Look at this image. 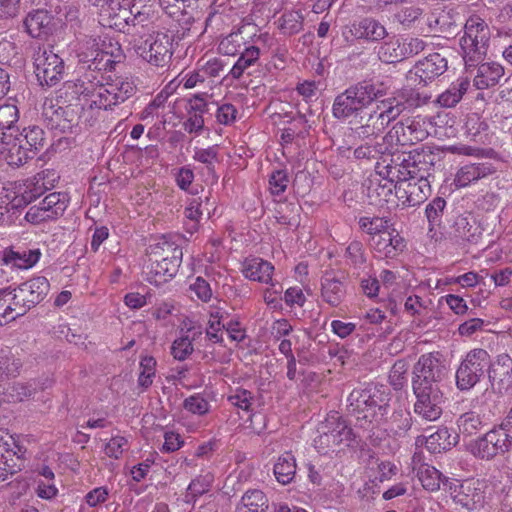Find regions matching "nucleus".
I'll return each instance as SVG.
<instances>
[{
  "instance_id": "obj_1",
  "label": "nucleus",
  "mask_w": 512,
  "mask_h": 512,
  "mask_svg": "<svg viewBox=\"0 0 512 512\" xmlns=\"http://www.w3.org/2000/svg\"><path fill=\"white\" fill-rule=\"evenodd\" d=\"M348 408L358 421L379 426L387 421L390 412V392L384 385L369 384L355 388L348 396Z\"/></svg>"
},
{
  "instance_id": "obj_2",
  "label": "nucleus",
  "mask_w": 512,
  "mask_h": 512,
  "mask_svg": "<svg viewBox=\"0 0 512 512\" xmlns=\"http://www.w3.org/2000/svg\"><path fill=\"white\" fill-rule=\"evenodd\" d=\"M386 94L387 89L383 82L372 80L357 82L335 97L332 114L336 119L358 117L364 113L365 108H368L373 102L381 101L380 98Z\"/></svg>"
},
{
  "instance_id": "obj_3",
  "label": "nucleus",
  "mask_w": 512,
  "mask_h": 512,
  "mask_svg": "<svg viewBox=\"0 0 512 512\" xmlns=\"http://www.w3.org/2000/svg\"><path fill=\"white\" fill-rule=\"evenodd\" d=\"M94 108H86V103H69L45 106L43 118L51 129L62 133H78L91 127L96 121L92 115Z\"/></svg>"
},
{
  "instance_id": "obj_4",
  "label": "nucleus",
  "mask_w": 512,
  "mask_h": 512,
  "mask_svg": "<svg viewBox=\"0 0 512 512\" xmlns=\"http://www.w3.org/2000/svg\"><path fill=\"white\" fill-rule=\"evenodd\" d=\"M151 264L147 266L146 279L149 283L160 286L173 278L182 260V248L163 241L151 247Z\"/></svg>"
},
{
  "instance_id": "obj_5",
  "label": "nucleus",
  "mask_w": 512,
  "mask_h": 512,
  "mask_svg": "<svg viewBox=\"0 0 512 512\" xmlns=\"http://www.w3.org/2000/svg\"><path fill=\"white\" fill-rule=\"evenodd\" d=\"M490 29L487 23L477 15L470 16L464 25V34L459 44L466 66L481 61L487 52Z\"/></svg>"
},
{
  "instance_id": "obj_6",
  "label": "nucleus",
  "mask_w": 512,
  "mask_h": 512,
  "mask_svg": "<svg viewBox=\"0 0 512 512\" xmlns=\"http://www.w3.org/2000/svg\"><path fill=\"white\" fill-rule=\"evenodd\" d=\"M79 62L91 71H111L124 58L118 42L102 41L101 47L96 39H89L86 47L79 54Z\"/></svg>"
},
{
  "instance_id": "obj_7",
  "label": "nucleus",
  "mask_w": 512,
  "mask_h": 512,
  "mask_svg": "<svg viewBox=\"0 0 512 512\" xmlns=\"http://www.w3.org/2000/svg\"><path fill=\"white\" fill-rule=\"evenodd\" d=\"M388 177H397L395 195L405 206L413 207L423 203L431 194L430 181L424 176H406L397 166L388 164Z\"/></svg>"
},
{
  "instance_id": "obj_8",
  "label": "nucleus",
  "mask_w": 512,
  "mask_h": 512,
  "mask_svg": "<svg viewBox=\"0 0 512 512\" xmlns=\"http://www.w3.org/2000/svg\"><path fill=\"white\" fill-rule=\"evenodd\" d=\"M136 53L147 63L158 68L168 67L173 55V36L158 31L145 39L135 38Z\"/></svg>"
},
{
  "instance_id": "obj_9",
  "label": "nucleus",
  "mask_w": 512,
  "mask_h": 512,
  "mask_svg": "<svg viewBox=\"0 0 512 512\" xmlns=\"http://www.w3.org/2000/svg\"><path fill=\"white\" fill-rule=\"evenodd\" d=\"M486 488L487 485L478 479L445 481V489L453 503L467 512H476L484 507Z\"/></svg>"
},
{
  "instance_id": "obj_10",
  "label": "nucleus",
  "mask_w": 512,
  "mask_h": 512,
  "mask_svg": "<svg viewBox=\"0 0 512 512\" xmlns=\"http://www.w3.org/2000/svg\"><path fill=\"white\" fill-rule=\"evenodd\" d=\"M491 368V356L482 348L470 350L458 366L455 379L460 391L474 388Z\"/></svg>"
},
{
  "instance_id": "obj_11",
  "label": "nucleus",
  "mask_w": 512,
  "mask_h": 512,
  "mask_svg": "<svg viewBox=\"0 0 512 512\" xmlns=\"http://www.w3.org/2000/svg\"><path fill=\"white\" fill-rule=\"evenodd\" d=\"M318 436L314 439V446L319 453L326 454L335 447L344 444L350 446L353 441V430L337 413L329 415L318 426Z\"/></svg>"
},
{
  "instance_id": "obj_12",
  "label": "nucleus",
  "mask_w": 512,
  "mask_h": 512,
  "mask_svg": "<svg viewBox=\"0 0 512 512\" xmlns=\"http://www.w3.org/2000/svg\"><path fill=\"white\" fill-rule=\"evenodd\" d=\"M353 129L355 136L361 141L380 140L381 134L395 119L381 101L373 109L359 115Z\"/></svg>"
},
{
  "instance_id": "obj_13",
  "label": "nucleus",
  "mask_w": 512,
  "mask_h": 512,
  "mask_svg": "<svg viewBox=\"0 0 512 512\" xmlns=\"http://www.w3.org/2000/svg\"><path fill=\"white\" fill-rule=\"evenodd\" d=\"M136 91V86L129 79L117 78L105 86H101L96 94H93V100L89 103L90 108L111 109L120 103L125 102L132 97Z\"/></svg>"
},
{
  "instance_id": "obj_14",
  "label": "nucleus",
  "mask_w": 512,
  "mask_h": 512,
  "mask_svg": "<svg viewBox=\"0 0 512 512\" xmlns=\"http://www.w3.org/2000/svg\"><path fill=\"white\" fill-rule=\"evenodd\" d=\"M34 66L36 77L41 85L55 86L64 77V61L51 48L38 49Z\"/></svg>"
},
{
  "instance_id": "obj_15",
  "label": "nucleus",
  "mask_w": 512,
  "mask_h": 512,
  "mask_svg": "<svg viewBox=\"0 0 512 512\" xmlns=\"http://www.w3.org/2000/svg\"><path fill=\"white\" fill-rule=\"evenodd\" d=\"M445 375L446 366L438 353L423 354L413 367L412 386L439 387Z\"/></svg>"
},
{
  "instance_id": "obj_16",
  "label": "nucleus",
  "mask_w": 512,
  "mask_h": 512,
  "mask_svg": "<svg viewBox=\"0 0 512 512\" xmlns=\"http://www.w3.org/2000/svg\"><path fill=\"white\" fill-rule=\"evenodd\" d=\"M512 445V439L495 426L471 445V452L475 457L490 460L498 454L506 453Z\"/></svg>"
},
{
  "instance_id": "obj_17",
  "label": "nucleus",
  "mask_w": 512,
  "mask_h": 512,
  "mask_svg": "<svg viewBox=\"0 0 512 512\" xmlns=\"http://www.w3.org/2000/svg\"><path fill=\"white\" fill-rule=\"evenodd\" d=\"M25 452L26 449L16 443L11 435H0V480L4 481L21 470Z\"/></svg>"
},
{
  "instance_id": "obj_18",
  "label": "nucleus",
  "mask_w": 512,
  "mask_h": 512,
  "mask_svg": "<svg viewBox=\"0 0 512 512\" xmlns=\"http://www.w3.org/2000/svg\"><path fill=\"white\" fill-rule=\"evenodd\" d=\"M448 68L447 60L439 53L428 55L419 60L407 73V80L413 84L426 86L428 82L445 73Z\"/></svg>"
},
{
  "instance_id": "obj_19",
  "label": "nucleus",
  "mask_w": 512,
  "mask_h": 512,
  "mask_svg": "<svg viewBox=\"0 0 512 512\" xmlns=\"http://www.w3.org/2000/svg\"><path fill=\"white\" fill-rule=\"evenodd\" d=\"M388 35L384 25L378 20L366 17L354 21L342 30V36L347 43L352 44L355 40H366L369 42H378Z\"/></svg>"
},
{
  "instance_id": "obj_20",
  "label": "nucleus",
  "mask_w": 512,
  "mask_h": 512,
  "mask_svg": "<svg viewBox=\"0 0 512 512\" xmlns=\"http://www.w3.org/2000/svg\"><path fill=\"white\" fill-rule=\"evenodd\" d=\"M416 396L414 411L428 421L437 420L442 414L443 394L439 387L413 386Z\"/></svg>"
},
{
  "instance_id": "obj_21",
  "label": "nucleus",
  "mask_w": 512,
  "mask_h": 512,
  "mask_svg": "<svg viewBox=\"0 0 512 512\" xmlns=\"http://www.w3.org/2000/svg\"><path fill=\"white\" fill-rule=\"evenodd\" d=\"M430 98L429 95H423L414 88L404 87L395 91L392 97L382 99L381 102L396 120L403 112L427 104Z\"/></svg>"
},
{
  "instance_id": "obj_22",
  "label": "nucleus",
  "mask_w": 512,
  "mask_h": 512,
  "mask_svg": "<svg viewBox=\"0 0 512 512\" xmlns=\"http://www.w3.org/2000/svg\"><path fill=\"white\" fill-rule=\"evenodd\" d=\"M435 154L429 148H416L408 153H403L400 166L406 170L407 176H424L429 178L435 164ZM400 160V156L398 157Z\"/></svg>"
},
{
  "instance_id": "obj_23",
  "label": "nucleus",
  "mask_w": 512,
  "mask_h": 512,
  "mask_svg": "<svg viewBox=\"0 0 512 512\" xmlns=\"http://www.w3.org/2000/svg\"><path fill=\"white\" fill-rule=\"evenodd\" d=\"M123 29L128 34L135 38L145 39L149 37V33H156L157 27L154 24L153 15L150 13V8L144 6L141 10L136 5L131 13L123 21Z\"/></svg>"
},
{
  "instance_id": "obj_24",
  "label": "nucleus",
  "mask_w": 512,
  "mask_h": 512,
  "mask_svg": "<svg viewBox=\"0 0 512 512\" xmlns=\"http://www.w3.org/2000/svg\"><path fill=\"white\" fill-rule=\"evenodd\" d=\"M492 388L502 393L512 386V358L508 354H501L496 361H491V368L487 370Z\"/></svg>"
},
{
  "instance_id": "obj_25",
  "label": "nucleus",
  "mask_w": 512,
  "mask_h": 512,
  "mask_svg": "<svg viewBox=\"0 0 512 512\" xmlns=\"http://www.w3.org/2000/svg\"><path fill=\"white\" fill-rule=\"evenodd\" d=\"M496 167L489 161H481L463 165L456 173L454 184L458 188L467 187L496 173Z\"/></svg>"
},
{
  "instance_id": "obj_26",
  "label": "nucleus",
  "mask_w": 512,
  "mask_h": 512,
  "mask_svg": "<svg viewBox=\"0 0 512 512\" xmlns=\"http://www.w3.org/2000/svg\"><path fill=\"white\" fill-rule=\"evenodd\" d=\"M386 136L395 137L399 144L406 145L423 141L427 137V131L422 128L420 122L406 119L397 122Z\"/></svg>"
},
{
  "instance_id": "obj_27",
  "label": "nucleus",
  "mask_w": 512,
  "mask_h": 512,
  "mask_svg": "<svg viewBox=\"0 0 512 512\" xmlns=\"http://www.w3.org/2000/svg\"><path fill=\"white\" fill-rule=\"evenodd\" d=\"M49 288V281L43 276H38L20 284L16 289L20 293V300L31 309L47 296Z\"/></svg>"
},
{
  "instance_id": "obj_28",
  "label": "nucleus",
  "mask_w": 512,
  "mask_h": 512,
  "mask_svg": "<svg viewBox=\"0 0 512 512\" xmlns=\"http://www.w3.org/2000/svg\"><path fill=\"white\" fill-rule=\"evenodd\" d=\"M482 229L471 215H459L451 228L450 236L456 243H477L482 237Z\"/></svg>"
},
{
  "instance_id": "obj_29",
  "label": "nucleus",
  "mask_w": 512,
  "mask_h": 512,
  "mask_svg": "<svg viewBox=\"0 0 512 512\" xmlns=\"http://www.w3.org/2000/svg\"><path fill=\"white\" fill-rule=\"evenodd\" d=\"M19 109L15 104L0 105V145H9L12 137L19 131Z\"/></svg>"
},
{
  "instance_id": "obj_30",
  "label": "nucleus",
  "mask_w": 512,
  "mask_h": 512,
  "mask_svg": "<svg viewBox=\"0 0 512 512\" xmlns=\"http://www.w3.org/2000/svg\"><path fill=\"white\" fill-rule=\"evenodd\" d=\"M242 272L249 280L269 284L272 282L274 266L262 258L252 257L245 259Z\"/></svg>"
},
{
  "instance_id": "obj_31",
  "label": "nucleus",
  "mask_w": 512,
  "mask_h": 512,
  "mask_svg": "<svg viewBox=\"0 0 512 512\" xmlns=\"http://www.w3.org/2000/svg\"><path fill=\"white\" fill-rule=\"evenodd\" d=\"M346 287L343 281L326 273L321 280V296L323 301L332 307H338L344 300Z\"/></svg>"
},
{
  "instance_id": "obj_32",
  "label": "nucleus",
  "mask_w": 512,
  "mask_h": 512,
  "mask_svg": "<svg viewBox=\"0 0 512 512\" xmlns=\"http://www.w3.org/2000/svg\"><path fill=\"white\" fill-rule=\"evenodd\" d=\"M52 17L46 10L37 9L28 13L24 25L28 34L33 38H42L50 34Z\"/></svg>"
},
{
  "instance_id": "obj_33",
  "label": "nucleus",
  "mask_w": 512,
  "mask_h": 512,
  "mask_svg": "<svg viewBox=\"0 0 512 512\" xmlns=\"http://www.w3.org/2000/svg\"><path fill=\"white\" fill-rule=\"evenodd\" d=\"M89 94L90 91L84 81H67L59 92L57 102L61 104L86 103V108H89V103L93 100L88 99Z\"/></svg>"
},
{
  "instance_id": "obj_34",
  "label": "nucleus",
  "mask_w": 512,
  "mask_h": 512,
  "mask_svg": "<svg viewBox=\"0 0 512 512\" xmlns=\"http://www.w3.org/2000/svg\"><path fill=\"white\" fill-rule=\"evenodd\" d=\"M503 76L504 68L499 63H481L477 67V74L474 77V85L477 89H487L498 84Z\"/></svg>"
},
{
  "instance_id": "obj_35",
  "label": "nucleus",
  "mask_w": 512,
  "mask_h": 512,
  "mask_svg": "<svg viewBox=\"0 0 512 512\" xmlns=\"http://www.w3.org/2000/svg\"><path fill=\"white\" fill-rule=\"evenodd\" d=\"M5 151V159L12 167H20L35 157L31 148H27L15 134L9 145L2 144L0 146V152L4 153Z\"/></svg>"
},
{
  "instance_id": "obj_36",
  "label": "nucleus",
  "mask_w": 512,
  "mask_h": 512,
  "mask_svg": "<svg viewBox=\"0 0 512 512\" xmlns=\"http://www.w3.org/2000/svg\"><path fill=\"white\" fill-rule=\"evenodd\" d=\"M40 256V249L14 251L8 248L3 251L2 261L19 269H29L39 261Z\"/></svg>"
},
{
  "instance_id": "obj_37",
  "label": "nucleus",
  "mask_w": 512,
  "mask_h": 512,
  "mask_svg": "<svg viewBox=\"0 0 512 512\" xmlns=\"http://www.w3.org/2000/svg\"><path fill=\"white\" fill-rule=\"evenodd\" d=\"M458 438V434L452 435L447 427H442L427 437L426 448L431 453H441L455 446Z\"/></svg>"
},
{
  "instance_id": "obj_38",
  "label": "nucleus",
  "mask_w": 512,
  "mask_h": 512,
  "mask_svg": "<svg viewBox=\"0 0 512 512\" xmlns=\"http://www.w3.org/2000/svg\"><path fill=\"white\" fill-rule=\"evenodd\" d=\"M267 509L268 498L259 489L246 491L236 506V512H265Z\"/></svg>"
},
{
  "instance_id": "obj_39",
  "label": "nucleus",
  "mask_w": 512,
  "mask_h": 512,
  "mask_svg": "<svg viewBox=\"0 0 512 512\" xmlns=\"http://www.w3.org/2000/svg\"><path fill=\"white\" fill-rule=\"evenodd\" d=\"M396 179H371L367 195L373 204L388 202L395 190Z\"/></svg>"
},
{
  "instance_id": "obj_40",
  "label": "nucleus",
  "mask_w": 512,
  "mask_h": 512,
  "mask_svg": "<svg viewBox=\"0 0 512 512\" xmlns=\"http://www.w3.org/2000/svg\"><path fill=\"white\" fill-rule=\"evenodd\" d=\"M402 38L393 36L383 42L377 50L381 62L391 64L405 60Z\"/></svg>"
},
{
  "instance_id": "obj_41",
  "label": "nucleus",
  "mask_w": 512,
  "mask_h": 512,
  "mask_svg": "<svg viewBox=\"0 0 512 512\" xmlns=\"http://www.w3.org/2000/svg\"><path fill=\"white\" fill-rule=\"evenodd\" d=\"M15 135L27 148H31L34 156L47 144L44 130L37 125L25 127L20 134L17 132Z\"/></svg>"
},
{
  "instance_id": "obj_42",
  "label": "nucleus",
  "mask_w": 512,
  "mask_h": 512,
  "mask_svg": "<svg viewBox=\"0 0 512 512\" xmlns=\"http://www.w3.org/2000/svg\"><path fill=\"white\" fill-rule=\"evenodd\" d=\"M260 49L256 46L246 47L240 57L231 68L229 74L233 79H239L251 67L255 66L260 59Z\"/></svg>"
},
{
  "instance_id": "obj_43",
  "label": "nucleus",
  "mask_w": 512,
  "mask_h": 512,
  "mask_svg": "<svg viewBox=\"0 0 512 512\" xmlns=\"http://www.w3.org/2000/svg\"><path fill=\"white\" fill-rule=\"evenodd\" d=\"M364 143L354 150L356 159H377L379 156L386 155L389 152L387 136L381 137L380 140L363 141Z\"/></svg>"
},
{
  "instance_id": "obj_44",
  "label": "nucleus",
  "mask_w": 512,
  "mask_h": 512,
  "mask_svg": "<svg viewBox=\"0 0 512 512\" xmlns=\"http://www.w3.org/2000/svg\"><path fill=\"white\" fill-rule=\"evenodd\" d=\"M470 83L466 78H460L455 83H452L450 87L441 93L437 98V103L441 107H454L467 92Z\"/></svg>"
},
{
  "instance_id": "obj_45",
  "label": "nucleus",
  "mask_w": 512,
  "mask_h": 512,
  "mask_svg": "<svg viewBox=\"0 0 512 512\" xmlns=\"http://www.w3.org/2000/svg\"><path fill=\"white\" fill-rule=\"evenodd\" d=\"M296 473V462L294 456L290 452H286L280 456L274 465V475L281 484L290 483Z\"/></svg>"
},
{
  "instance_id": "obj_46",
  "label": "nucleus",
  "mask_w": 512,
  "mask_h": 512,
  "mask_svg": "<svg viewBox=\"0 0 512 512\" xmlns=\"http://www.w3.org/2000/svg\"><path fill=\"white\" fill-rule=\"evenodd\" d=\"M417 476L423 488L428 491H437L441 483L445 486V481L449 480L439 470L428 464H423L419 467Z\"/></svg>"
},
{
  "instance_id": "obj_47",
  "label": "nucleus",
  "mask_w": 512,
  "mask_h": 512,
  "mask_svg": "<svg viewBox=\"0 0 512 512\" xmlns=\"http://www.w3.org/2000/svg\"><path fill=\"white\" fill-rule=\"evenodd\" d=\"M43 187L46 188L44 179H36V181L31 182L30 185H27V188L24 190V192H22L20 195H15L8 203V205H11L13 209H18L28 205L42 194Z\"/></svg>"
},
{
  "instance_id": "obj_48",
  "label": "nucleus",
  "mask_w": 512,
  "mask_h": 512,
  "mask_svg": "<svg viewBox=\"0 0 512 512\" xmlns=\"http://www.w3.org/2000/svg\"><path fill=\"white\" fill-rule=\"evenodd\" d=\"M67 195L60 192H53L42 199L39 204L47 211L52 219L62 215L67 208Z\"/></svg>"
},
{
  "instance_id": "obj_49",
  "label": "nucleus",
  "mask_w": 512,
  "mask_h": 512,
  "mask_svg": "<svg viewBox=\"0 0 512 512\" xmlns=\"http://www.w3.org/2000/svg\"><path fill=\"white\" fill-rule=\"evenodd\" d=\"M457 427L466 437L475 435L482 427L481 416L473 411L465 412L457 419Z\"/></svg>"
},
{
  "instance_id": "obj_50",
  "label": "nucleus",
  "mask_w": 512,
  "mask_h": 512,
  "mask_svg": "<svg viewBox=\"0 0 512 512\" xmlns=\"http://www.w3.org/2000/svg\"><path fill=\"white\" fill-rule=\"evenodd\" d=\"M303 20L298 11L286 12L279 19V28L284 35H293L303 29Z\"/></svg>"
},
{
  "instance_id": "obj_51",
  "label": "nucleus",
  "mask_w": 512,
  "mask_h": 512,
  "mask_svg": "<svg viewBox=\"0 0 512 512\" xmlns=\"http://www.w3.org/2000/svg\"><path fill=\"white\" fill-rule=\"evenodd\" d=\"M21 367V359L16 357L10 350L0 351V377L3 375L15 377L19 374Z\"/></svg>"
},
{
  "instance_id": "obj_52",
  "label": "nucleus",
  "mask_w": 512,
  "mask_h": 512,
  "mask_svg": "<svg viewBox=\"0 0 512 512\" xmlns=\"http://www.w3.org/2000/svg\"><path fill=\"white\" fill-rule=\"evenodd\" d=\"M210 98L211 96L207 93H197L192 95L187 101V112L199 113L201 115L209 113L213 110L214 106H217L216 102L209 100Z\"/></svg>"
},
{
  "instance_id": "obj_53",
  "label": "nucleus",
  "mask_w": 512,
  "mask_h": 512,
  "mask_svg": "<svg viewBox=\"0 0 512 512\" xmlns=\"http://www.w3.org/2000/svg\"><path fill=\"white\" fill-rule=\"evenodd\" d=\"M358 223L363 232L373 237L385 232L390 225V221L382 217H361Z\"/></svg>"
},
{
  "instance_id": "obj_54",
  "label": "nucleus",
  "mask_w": 512,
  "mask_h": 512,
  "mask_svg": "<svg viewBox=\"0 0 512 512\" xmlns=\"http://www.w3.org/2000/svg\"><path fill=\"white\" fill-rule=\"evenodd\" d=\"M346 256L349 265L357 271V275L366 268L367 260L360 242H351L346 249Z\"/></svg>"
},
{
  "instance_id": "obj_55",
  "label": "nucleus",
  "mask_w": 512,
  "mask_h": 512,
  "mask_svg": "<svg viewBox=\"0 0 512 512\" xmlns=\"http://www.w3.org/2000/svg\"><path fill=\"white\" fill-rule=\"evenodd\" d=\"M132 2L133 0H108L105 3L108 5L111 15L119 20L114 23L116 26H120L131 11L136 9L137 4Z\"/></svg>"
},
{
  "instance_id": "obj_56",
  "label": "nucleus",
  "mask_w": 512,
  "mask_h": 512,
  "mask_svg": "<svg viewBox=\"0 0 512 512\" xmlns=\"http://www.w3.org/2000/svg\"><path fill=\"white\" fill-rule=\"evenodd\" d=\"M412 426V417L410 412L405 410L395 411L392 415L390 430L396 436H404Z\"/></svg>"
},
{
  "instance_id": "obj_57",
  "label": "nucleus",
  "mask_w": 512,
  "mask_h": 512,
  "mask_svg": "<svg viewBox=\"0 0 512 512\" xmlns=\"http://www.w3.org/2000/svg\"><path fill=\"white\" fill-rule=\"evenodd\" d=\"M8 306V313H9V320H15L17 317L23 316L29 311L30 309L27 307L25 302L20 300V293L17 292V289L11 290L8 288V300H7Z\"/></svg>"
},
{
  "instance_id": "obj_58",
  "label": "nucleus",
  "mask_w": 512,
  "mask_h": 512,
  "mask_svg": "<svg viewBox=\"0 0 512 512\" xmlns=\"http://www.w3.org/2000/svg\"><path fill=\"white\" fill-rule=\"evenodd\" d=\"M156 360L151 356H145L141 359L140 367L141 372L138 377V384L144 389L150 387L153 383L155 376Z\"/></svg>"
},
{
  "instance_id": "obj_59",
  "label": "nucleus",
  "mask_w": 512,
  "mask_h": 512,
  "mask_svg": "<svg viewBox=\"0 0 512 512\" xmlns=\"http://www.w3.org/2000/svg\"><path fill=\"white\" fill-rule=\"evenodd\" d=\"M408 371V364L405 360H397L392 366L389 373V382L395 390H400L404 387L407 379L406 374Z\"/></svg>"
},
{
  "instance_id": "obj_60",
  "label": "nucleus",
  "mask_w": 512,
  "mask_h": 512,
  "mask_svg": "<svg viewBox=\"0 0 512 512\" xmlns=\"http://www.w3.org/2000/svg\"><path fill=\"white\" fill-rule=\"evenodd\" d=\"M196 333L190 338L188 335L176 339L171 347L173 357L179 361L185 360L193 352V340Z\"/></svg>"
},
{
  "instance_id": "obj_61",
  "label": "nucleus",
  "mask_w": 512,
  "mask_h": 512,
  "mask_svg": "<svg viewBox=\"0 0 512 512\" xmlns=\"http://www.w3.org/2000/svg\"><path fill=\"white\" fill-rule=\"evenodd\" d=\"M212 477L210 475L199 476L188 486L186 497L196 499L210 490Z\"/></svg>"
},
{
  "instance_id": "obj_62",
  "label": "nucleus",
  "mask_w": 512,
  "mask_h": 512,
  "mask_svg": "<svg viewBox=\"0 0 512 512\" xmlns=\"http://www.w3.org/2000/svg\"><path fill=\"white\" fill-rule=\"evenodd\" d=\"M422 13L423 10L420 7H405L394 15V19L403 27L410 28Z\"/></svg>"
},
{
  "instance_id": "obj_63",
  "label": "nucleus",
  "mask_w": 512,
  "mask_h": 512,
  "mask_svg": "<svg viewBox=\"0 0 512 512\" xmlns=\"http://www.w3.org/2000/svg\"><path fill=\"white\" fill-rule=\"evenodd\" d=\"M372 246L376 252L382 254L386 258L394 257V248L390 247L392 243V234L383 232L382 234L372 238Z\"/></svg>"
},
{
  "instance_id": "obj_64",
  "label": "nucleus",
  "mask_w": 512,
  "mask_h": 512,
  "mask_svg": "<svg viewBox=\"0 0 512 512\" xmlns=\"http://www.w3.org/2000/svg\"><path fill=\"white\" fill-rule=\"evenodd\" d=\"M445 206L446 201L441 197L433 199V201L427 205L425 214L430 225L434 226L440 224Z\"/></svg>"
}]
</instances>
